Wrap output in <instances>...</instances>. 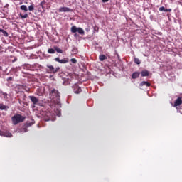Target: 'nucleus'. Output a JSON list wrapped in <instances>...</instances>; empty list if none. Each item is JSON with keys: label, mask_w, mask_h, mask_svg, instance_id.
Segmentation results:
<instances>
[{"label": "nucleus", "mask_w": 182, "mask_h": 182, "mask_svg": "<svg viewBox=\"0 0 182 182\" xmlns=\"http://www.w3.org/2000/svg\"><path fill=\"white\" fill-rule=\"evenodd\" d=\"M0 136H4L5 137H12V134L9 131L1 132L0 131Z\"/></svg>", "instance_id": "obj_4"}, {"label": "nucleus", "mask_w": 182, "mask_h": 182, "mask_svg": "<svg viewBox=\"0 0 182 182\" xmlns=\"http://www.w3.org/2000/svg\"><path fill=\"white\" fill-rule=\"evenodd\" d=\"M32 124H33V122H32V123H31V122H27V123L26 124V125H25V127H26V128H23V133H26V132H28V129H28V127H31V126H32Z\"/></svg>", "instance_id": "obj_11"}, {"label": "nucleus", "mask_w": 182, "mask_h": 182, "mask_svg": "<svg viewBox=\"0 0 182 182\" xmlns=\"http://www.w3.org/2000/svg\"><path fill=\"white\" fill-rule=\"evenodd\" d=\"M102 2H103L105 4L106 2H109V0H102Z\"/></svg>", "instance_id": "obj_33"}, {"label": "nucleus", "mask_w": 182, "mask_h": 182, "mask_svg": "<svg viewBox=\"0 0 182 182\" xmlns=\"http://www.w3.org/2000/svg\"><path fill=\"white\" fill-rule=\"evenodd\" d=\"M48 52L49 53L53 54V53H55V50H54L53 48H49V49L48 50Z\"/></svg>", "instance_id": "obj_25"}, {"label": "nucleus", "mask_w": 182, "mask_h": 182, "mask_svg": "<svg viewBox=\"0 0 182 182\" xmlns=\"http://www.w3.org/2000/svg\"><path fill=\"white\" fill-rule=\"evenodd\" d=\"M55 50L58 52V53H63V51L58 47H55Z\"/></svg>", "instance_id": "obj_22"}, {"label": "nucleus", "mask_w": 182, "mask_h": 182, "mask_svg": "<svg viewBox=\"0 0 182 182\" xmlns=\"http://www.w3.org/2000/svg\"><path fill=\"white\" fill-rule=\"evenodd\" d=\"M51 96H55L57 99H59V92L56 90H53L50 92Z\"/></svg>", "instance_id": "obj_10"}, {"label": "nucleus", "mask_w": 182, "mask_h": 182, "mask_svg": "<svg viewBox=\"0 0 182 182\" xmlns=\"http://www.w3.org/2000/svg\"><path fill=\"white\" fill-rule=\"evenodd\" d=\"M26 117L19 114H16L11 117V120L13 122V124L16 125L19 123H22L25 120Z\"/></svg>", "instance_id": "obj_1"}, {"label": "nucleus", "mask_w": 182, "mask_h": 182, "mask_svg": "<svg viewBox=\"0 0 182 182\" xmlns=\"http://www.w3.org/2000/svg\"><path fill=\"white\" fill-rule=\"evenodd\" d=\"M139 76H140V73L134 72V73H133L132 77V79H137V77H139Z\"/></svg>", "instance_id": "obj_13"}, {"label": "nucleus", "mask_w": 182, "mask_h": 182, "mask_svg": "<svg viewBox=\"0 0 182 182\" xmlns=\"http://www.w3.org/2000/svg\"><path fill=\"white\" fill-rule=\"evenodd\" d=\"M150 75V72H149V70H144L141 72V76L142 77H144L146 76H149Z\"/></svg>", "instance_id": "obj_9"}, {"label": "nucleus", "mask_w": 182, "mask_h": 182, "mask_svg": "<svg viewBox=\"0 0 182 182\" xmlns=\"http://www.w3.org/2000/svg\"><path fill=\"white\" fill-rule=\"evenodd\" d=\"M99 59H100V62H103V60H106V59H107V57H106V55H100L99 56Z\"/></svg>", "instance_id": "obj_15"}, {"label": "nucleus", "mask_w": 182, "mask_h": 182, "mask_svg": "<svg viewBox=\"0 0 182 182\" xmlns=\"http://www.w3.org/2000/svg\"><path fill=\"white\" fill-rule=\"evenodd\" d=\"M9 109V107L4 105V104H0V110H8Z\"/></svg>", "instance_id": "obj_14"}, {"label": "nucleus", "mask_w": 182, "mask_h": 182, "mask_svg": "<svg viewBox=\"0 0 182 182\" xmlns=\"http://www.w3.org/2000/svg\"><path fill=\"white\" fill-rule=\"evenodd\" d=\"M45 4H46V1H41V4H40V6H41V8L43 9V6L45 5Z\"/></svg>", "instance_id": "obj_26"}, {"label": "nucleus", "mask_w": 182, "mask_h": 182, "mask_svg": "<svg viewBox=\"0 0 182 182\" xmlns=\"http://www.w3.org/2000/svg\"><path fill=\"white\" fill-rule=\"evenodd\" d=\"M74 36H75V38H77V36H79V35L77 33H75V34H74Z\"/></svg>", "instance_id": "obj_34"}, {"label": "nucleus", "mask_w": 182, "mask_h": 182, "mask_svg": "<svg viewBox=\"0 0 182 182\" xmlns=\"http://www.w3.org/2000/svg\"><path fill=\"white\" fill-rule=\"evenodd\" d=\"M70 62H72V63H77V60L75 58H71Z\"/></svg>", "instance_id": "obj_27"}, {"label": "nucleus", "mask_w": 182, "mask_h": 182, "mask_svg": "<svg viewBox=\"0 0 182 182\" xmlns=\"http://www.w3.org/2000/svg\"><path fill=\"white\" fill-rule=\"evenodd\" d=\"M71 32L72 33H76V32H78L80 35H85V30L80 27H76V26H73L71 27Z\"/></svg>", "instance_id": "obj_2"}, {"label": "nucleus", "mask_w": 182, "mask_h": 182, "mask_svg": "<svg viewBox=\"0 0 182 182\" xmlns=\"http://www.w3.org/2000/svg\"><path fill=\"white\" fill-rule=\"evenodd\" d=\"M55 62H58L59 63H62V64L68 63V62H69V61H68V60H66V58L60 60V58H55Z\"/></svg>", "instance_id": "obj_6"}, {"label": "nucleus", "mask_w": 182, "mask_h": 182, "mask_svg": "<svg viewBox=\"0 0 182 182\" xmlns=\"http://www.w3.org/2000/svg\"><path fill=\"white\" fill-rule=\"evenodd\" d=\"M0 95H4V99H8V93L4 92L3 91H1Z\"/></svg>", "instance_id": "obj_18"}, {"label": "nucleus", "mask_w": 182, "mask_h": 182, "mask_svg": "<svg viewBox=\"0 0 182 182\" xmlns=\"http://www.w3.org/2000/svg\"><path fill=\"white\" fill-rule=\"evenodd\" d=\"M73 53H77V48L74 47L72 50Z\"/></svg>", "instance_id": "obj_28"}, {"label": "nucleus", "mask_w": 182, "mask_h": 182, "mask_svg": "<svg viewBox=\"0 0 182 182\" xmlns=\"http://www.w3.org/2000/svg\"><path fill=\"white\" fill-rule=\"evenodd\" d=\"M11 80H12V77H9L7 79V81H8V82H9V81H11Z\"/></svg>", "instance_id": "obj_32"}, {"label": "nucleus", "mask_w": 182, "mask_h": 182, "mask_svg": "<svg viewBox=\"0 0 182 182\" xmlns=\"http://www.w3.org/2000/svg\"><path fill=\"white\" fill-rule=\"evenodd\" d=\"M14 59L12 60V62L14 63V62H16V60H18V58H16V57H14Z\"/></svg>", "instance_id": "obj_31"}, {"label": "nucleus", "mask_w": 182, "mask_h": 182, "mask_svg": "<svg viewBox=\"0 0 182 182\" xmlns=\"http://www.w3.org/2000/svg\"><path fill=\"white\" fill-rule=\"evenodd\" d=\"M20 9L21 11H25V12H28V7L25 5L21 6Z\"/></svg>", "instance_id": "obj_17"}, {"label": "nucleus", "mask_w": 182, "mask_h": 182, "mask_svg": "<svg viewBox=\"0 0 182 182\" xmlns=\"http://www.w3.org/2000/svg\"><path fill=\"white\" fill-rule=\"evenodd\" d=\"M73 89L74 93H75L76 95H79V93L82 92V88H80V87H79V85L76 84L73 86Z\"/></svg>", "instance_id": "obj_3"}, {"label": "nucleus", "mask_w": 182, "mask_h": 182, "mask_svg": "<svg viewBox=\"0 0 182 182\" xmlns=\"http://www.w3.org/2000/svg\"><path fill=\"white\" fill-rule=\"evenodd\" d=\"M20 16L22 19H26L28 18V14H25L24 15L20 14Z\"/></svg>", "instance_id": "obj_21"}, {"label": "nucleus", "mask_w": 182, "mask_h": 182, "mask_svg": "<svg viewBox=\"0 0 182 182\" xmlns=\"http://www.w3.org/2000/svg\"><path fill=\"white\" fill-rule=\"evenodd\" d=\"M180 105H182V100L181 97H178L174 103L175 107H177V106H180Z\"/></svg>", "instance_id": "obj_7"}, {"label": "nucleus", "mask_w": 182, "mask_h": 182, "mask_svg": "<svg viewBox=\"0 0 182 182\" xmlns=\"http://www.w3.org/2000/svg\"><path fill=\"white\" fill-rule=\"evenodd\" d=\"M45 120H46V122H49L50 120H52V122H55V119H52L51 117H49V119L46 118Z\"/></svg>", "instance_id": "obj_29"}, {"label": "nucleus", "mask_w": 182, "mask_h": 182, "mask_svg": "<svg viewBox=\"0 0 182 182\" xmlns=\"http://www.w3.org/2000/svg\"><path fill=\"white\" fill-rule=\"evenodd\" d=\"M134 61L136 63V65H140L141 62H140V60L139 58H134Z\"/></svg>", "instance_id": "obj_20"}, {"label": "nucleus", "mask_w": 182, "mask_h": 182, "mask_svg": "<svg viewBox=\"0 0 182 182\" xmlns=\"http://www.w3.org/2000/svg\"><path fill=\"white\" fill-rule=\"evenodd\" d=\"M33 9H35V6H33V4H31V6H28V11H33Z\"/></svg>", "instance_id": "obj_23"}, {"label": "nucleus", "mask_w": 182, "mask_h": 182, "mask_svg": "<svg viewBox=\"0 0 182 182\" xmlns=\"http://www.w3.org/2000/svg\"><path fill=\"white\" fill-rule=\"evenodd\" d=\"M72 9L68 7H61L59 9V12H70Z\"/></svg>", "instance_id": "obj_8"}, {"label": "nucleus", "mask_w": 182, "mask_h": 182, "mask_svg": "<svg viewBox=\"0 0 182 182\" xmlns=\"http://www.w3.org/2000/svg\"><path fill=\"white\" fill-rule=\"evenodd\" d=\"M63 85H64V86H66L68 85V83L66 82H64Z\"/></svg>", "instance_id": "obj_36"}, {"label": "nucleus", "mask_w": 182, "mask_h": 182, "mask_svg": "<svg viewBox=\"0 0 182 182\" xmlns=\"http://www.w3.org/2000/svg\"><path fill=\"white\" fill-rule=\"evenodd\" d=\"M159 11L161 12L164 11V12H166L167 9L164 8V6H161L159 8Z\"/></svg>", "instance_id": "obj_24"}, {"label": "nucleus", "mask_w": 182, "mask_h": 182, "mask_svg": "<svg viewBox=\"0 0 182 182\" xmlns=\"http://www.w3.org/2000/svg\"><path fill=\"white\" fill-rule=\"evenodd\" d=\"M0 32H1V33H3V35H4V36H8V32H6L5 30L0 29Z\"/></svg>", "instance_id": "obj_19"}, {"label": "nucleus", "mask_w": 182, "mask_h": 182, "mask_svg": "<svg viewBox=\"0 0 182 182\" xmlns=\"http://www.w3.org/2000/svg\"><path fill=\"white\" fill-rule=\"evenodd\" d=\"M59 69H60V68L57 67L55 69L54 68V73H57V72H59Z\"/></svg>", "instance_id": "obj_30"}, {"label": "nucleus", "mask_w": 182, "mask_h": 182, "mask_svg": "<svg viewBox=\"0 0 182 182\" xmlns=\"http://www.w3.org/2000/svg\"><path fill=\"white\" fill-rule=\"evenodd\" d=\"M166 12H171V9H167Z\"/></svg>", "instance_id": "obj_35"}, {"label": "nucleus", "mask_w": 182, "mask_h": 182, "mask_svg": "<svg viewBox=\"0 0 182 182\" xmlns=\"http://www.w3.org/2000/svg\"><path fill=\"white\" fill-rule=\"evenodd\" d=\"M47 68L50 70L51 73H55V67L53 65H47Z\"/></svg>", "instance_id": "obj_16"}, {"label": "nucleus", "mask_w": 182, "mask_h": 182, "mask_svg": "<svg viewBox=\"0 0 182 182\" xmlns=\"http://www.w3.org/2000/svg\"><path fill=\"white\" fill-rule=\"evenodd\" d=\"M139 86H146V87H149L151 86V84L146 81H143L139 84Z\"/></svg>", "instance_id": "obj_12"}, {"label": "nucleus", "mask_w": 182, "mask_h": 182, "mask_svg": "<svg viewBox=\"0 0 182 182\" xmlns=\"http://www.w3.org/2000/svg\"><path fill=\"white\" fill-rule=\"evenodd\" d=\"M30 100H31L33 105H38L39 100L35 96H29Z\"/></svg>", "instance_id": "obj_5"}]
</instances>
